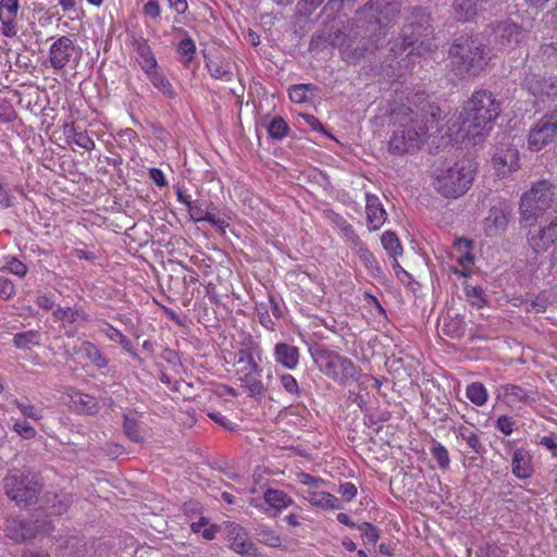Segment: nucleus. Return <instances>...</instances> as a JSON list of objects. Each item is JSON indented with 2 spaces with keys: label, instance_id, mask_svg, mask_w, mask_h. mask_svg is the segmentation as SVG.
Listing matches in <instances>:
<instances>
[{
  "label": "nucleus",
  "instance_id": "obj_1",
  "mask_svg": "<svg viewBox=\"0 0 557 557\" xmlns=\"http://www.w3.org/2000/svg\"><path fill=\"white\" fill-rule=\"evenodd\" d=\"M411 106L399 104L391 110L396 129L388 141V151L405 154L418 150L430 131L437 127L441 115L438 106L428 100L425 92H416Z\"/></svg>",
  "mask_w": 557,
  "mask_h": 557
},
{
  "label": "nucleus",
  "instance_id": "obj_2",
  "mask_svg": "<svg viewBox=\"0 0 557 557\" xmlns=\"http://www.w3.org/2000/svg\"><path fill=\"white\" fill-rule=\"evenodd\" d=\"M500 112V102L492 91L474 90L466 102L460 116V131L463 133V137L472 139L474 144L481 141L493 129Z\"/></svg>",
  "mask_w": 557,
  "mask_h": 557
},
{
  "label": "nucleus",
  "instance_id": "obj_3",
  "mask_svg": "<svg viewBox=\"0 0 557 557\" xmlns=\"http://www.w3.org/2000/svg\"><path fill=\"white\" fill-rule=\"evenodd\" d=\"M450 71L459 78L480 76L493 59L492 49L478 36L454 39L448 49Z\"/></svg>",
  "mask_w": 557,
  "mask_h": 557
},
{
  "label": "nucleus",
  "instance_id": "obj_4",
  "mask_svg": "<svg viewBox=\"0 0 557 557\" xmlns=\"http://www.w3.org/2000/svg\"><path fill=\"white\" fill-rule=\"evenodd\" d=\"M478 172L476 164L462 159L453 165L437 169L433 175V187L443 197L457 199L471 188Z\"/></svg>",
  "mask_w": 557,
  "mask_h": 557
},
{
  "label": "nucleus",
  "instance_id": "obj_5",
  "mask_svg": "<svg viewBox=\"0 0 557 557\" xmlns=\"http://www.w3.org/2000/svg\"><path fill=\"white\" fill-rule=\"evenodd\" d=\"M409 22L401 29L399 50H409V54L423 55L436 49L431 14L423 8H414Z\"/></svg>",
  "mask_w": 557,
  "mask_h": 557
},
{
  "label": "nucleus",
  "instance_id": "obj_6",
  "mask_svg": "<svg viewBox=\"0 0 557 557\" xmlns=\"http://www.w3.org/2000/svg\"><path fill=\"white\" fill-rule=\"evenodd\" d=\"M5 495L21 507L35 504L42 488L38 473L12 470L3 480Z\"/></svg>",
  "mask_w": 557,
  "mask_h": 557
},
{
  "label": "nucleus",
  "instance_id": "obj_7",
  "mask_svg": "<svg viewBox=\"0 0 557 557\" xmlns=\"http://www.w3.org/2000/svg\"><path fill=\"white\" fill-rule=\"evenodd\" d=\"M554 186L546 180L534 183L520 199V218L527 226L533 225L550 207Z\"/></svg>",
  "mask_w": 557,
  "mask_h": 557
},
{
  "label": "nucleus",
  "instance_id": "obj_8",
  "mask_svg": "<svg viewBox=\"0 0 557 557\" xmlns=\"http://www.w3.org/2000/svg\"><path fill=\"white\" fill-rule=\"evenodd\" d=\"M557 141V109L546 112L530 128L528 148L539 152Z\"/></svg>",
  "mask_w": 557,
  "mask_h": 557
},
{
  "label": "nucleus",
  "instance_id": "obj_9",
  "mask_svg": "<svg viewBox=\"0 0 557 557\" xmlns=\"http://www.w3.org/2000/svg\"><path fill=\"white\" fill-rule=\"evenodd\" d=\"M399 12V3L394 0H369L357 14L360 21L379 24L380 34L385 35V27Z\"/></svg>",
  "mask_w": 557,
  "mask_h": 557
},
{
  "label": "nucleus",
  "instance_id": "obj_10",
  "mask_svg": "<svg viewBox=\"0 0 557 557\" xmlns=\"http://www.w3.org/2000/svg\"><path fill=\"white\" fill-rule=\"evenodd\" d=\"M320 369L330 379L342 382H358L361 371L347 357L339 355H327L320 358Z\"/></svg>",
  "mask_w": 557,
  "mask_h": 557
},
{
  "label": "nucleus",
  "instance_id": "obj_11",
  "mask_svg": "<svg viewBox=\"0 0 557 557\" xmlns=\"http://www.w3.org/2000/svg\"><path fill=\"white\" fill-rule=\"evenodd\" d=\"M77 55V47L69 36L59 37L49 48V62L54 71H63Z\"/></svg>",
  "mask_w": 557,
  "mask_h": 557
},
{
  "label": "nucleus",
  "instance_id": "obj_12",
  "mask_svg": "<svg viewBox=\"0 0 557 557\" xmlns=\"http://www.w3.org/2000/svg\"><path fill=\"white\" fill-rule=\"evenodd\" d=\"M511 218V208L506 202H499L491 207L488 214L483 221L486 236H496L504 233Z\"/></svg>",
  "mask_w": 557,
  "mask_h": 557
},
{
  "label": "nucleus",
  "instance_id": "obj_13",
  "mask_svg": "<svg viewBox=\"0 0 557 557\" xmlns=\"http://www.w3.org/2000/svg\"><path fill=\"white\" fill-rule=\"evenodd\" d=\"M20 0H0V23L1 34L4 37L13 38L20 32Z\"/></svg>",
  "mask_w": 557,
  "mask_h": 557
},
{
  "label": "nucleus",
  "instance_id": "obj_14",
  "mask_svg": "<svg viewBox=\"0 0 557 557\" xmlns=\"http://www.w3.org/2000/svg\"><path fill=\"white\" fill-rule=\"evenodd\" d=\"M230 548L243 557H257V548L249 540L247 531L237 523L227 524Z\"/></svg>",
  "mask_w": 557,
  "mask_h": 557
},
{
  "label": "nucleus",
  "instance_id": "obj_15",
  "mask_svg": "<svg viewBox=\"0 0 557 557\" xmlns=\"http://www.w3.org/2000/svg\"><path fill=\"white\" fill-rule=\"evenodd\" d=\"M519 151L515 147L498 149L493 156V168L499 177H506L519 169Z\"/></svg>",
  "mask_w": 557,
  "mask_h": 557
},
{
  "label": "nucleus",
  "instance_id": "obj_16",
  "mask_svg": "<svg viewBox=\"0 0 557 557\" xmlns=\"http://www.w3.org/2000/svg\"><path fill=\"white\" fill-rule=\"evenodd\" d=\"M129 45L137 53L136 61L145 74L154 67H158L157 58L149 45L148 39H146L143 35L133 33L131 35Z\"/></svg>",
  "mask_w": 557,
  "mask_h": 557
},
{
  "label": "nucleus",
  "instance_id": "obj_17",
  "mask_svg": "<svg viewBox=\"0 0 557 557\" xmlns=\"http://www.w3.org/2000/svg\"><path fill=\"white\" fill-rule=\"evenodd\" d=\"M495 33L504 49L515 48L524 38L523 28L510 21L499 22L495 27Z\"/></svg>",
  "mask_w": 557,
  "mask_h": 557
},
{
  "label": "nucleus",
  "instance_id": "obj_18",
  "mask_svg": "<svg viewBox=\"0 0 557 557\" xmlns=\"http://www.w3.org/2000/svg\"><path fill=\"white\" fill-rule=\"evenodd\" d=\"M58 557H94L95 542L88 543L83 539L71 536L58 547Z\"/></svg>",
  "mask_w": 557,
  "mask_h": 557
},
{
  "label": "nucleus",
  "instance_id": "obj_19",
  "mask_svg": "<svg viewBox=\"0 0 557 557\" xmlns=\"http://www.w3.org/2000/svg\"><path fill=\"white\" fill-rule=\"evenodd\" d=\"M454 249L458 252L456 261L461 267V270H456L455 273L459 276L468 277L474 264L473 243L465 237H459L454 243Z\"/></svg>",
  "mask_w": 557,
  "mask_h": 557
},
{
  "label": "nucleus",
  "instance_id": "obj_20",
  "mask_svg": "<svg viewBox=\"0 0 557 557\" xmlns=\"http://www.w3.org/2000/svg\"><path fill=\"white\" fill-rule=\"evenodd\" d=\"M512 474L520 480L530 479L534 473L533 457L531 453L523 448H516L511 459Z\"/></svg>",
  "mask_w": 557,
  "mask_h": 557
},
{
  "label": "nucleus",
  "instance_id": "obj_21",
  "mask_svg": "<svg viewBox=\"0 0 557 557\" xmlns=\"http://www.w3.org/2000/svg\"><path fill=\"white\" fill-rule=\"evenodd\" d=\"M233 368L235 380L240 383H260L259 368L253 358L238 357Z\"/></svg>",
  "mask_w": 557,
  "mask_h": 557
},
{
  "label": "nucleus",
  "instance_id": "obj_22",
  "mask_svg": "<svg viewBox=\"0 0 557 557\" xmlns=\"http://www.w3.org/2000/svg\"><path fill=\"white\" fill-rule=\"evenodd\" d=\"M298 495H300L311 506L322 510L341 508V502L336 496L329 492L319 491V488L304 490L298 493Z\"/></svg>",
  "mask_w": 557,
  "mask_h": 557
},
{
  "label": "nucleus",
  "instance_id": "obj_23",
  "mask_svg": "<svg viewBox=\"0 0 557 557\" xmlns=\"http://www.w3.org/2000/svg\"><path fill=\"white\" fill-rule=\"evenodd\" d=\"M190 220L194 222H208L212 226L221 230L222 232L228 227L230 223L224 216H216L211 213L208 209L202 207V203L198 200H193L190 205L187 207Z\"/></svg>",
  "mask_w": 557,
  "mask_h": 557
},
{
  "label": "nucleus",
  "instance_id": "obj_24",
  "mask_svg": "<svg viewBox=\"0 0 557 557\" xmlns=\"http://www.w3.org/2000/svg\"><path fill=\"white\" fill-rule=\"evenodd\" d=\"M274 361L287 370H295L299 363L300 351L288 343H276L273 349Z\"/></svg>",
  "mask_w": 557,
  "mask_h": 557
},
{
  "label": "nucleus",
  "instance_id": "obj_25",
  "mask_svg": "<svg viewBox=\"0 0 557 557\" xmlns=\"http://www.w3.org/2000/svg\"><path fill=\"white\" fill-rule=\"evenodd\" d=\"M537 393L535 391H527L522 385H505L504 386V401L510 408H521L522 405H528L535 401Z\"/></svg>",
  "mask_w": 557,
  "mask_h": 557
},
{
  "label": "nucleus",
  "instance_id": "obj_26",
  "mask_svg": "<svg viewBox=\"0 0 557 557\" xmlns=\"http://www.w3.org/2000/svg\"><path fill=\"white\" fill-rule=\"evenodd\" d=\"M527 89L536 98L542 101L555 96L557 94V86L550 79L530 75L524 79Z\"/></svg>",
  "mask_w": 557,
  "mask_h": 557
},
{
  "label": "nucleus",
  "instance_id": "obj_27",
  "mask_svg": "<svg viewBox=\"0 0 557 557\" xmlns=\"http://www.w3.org/2000/svg\"><path fill=\"white\" fill-rule=\"evenodd\" d=\"M366 213L367 225L370 231L379 230L386 221V211L380 199L374 195L367 194Z\"/></svg>",
  "mask_w": 557,
  "mask_h": 557
},
{
  "label": "nucleus",
  "instance_id": "obj_28",
  "mask_svg": "<svg viewBox=\"0 0 557 557\" xmlns=\"http://www.w3.org/2000/svg\"><path fill=\"white\" fill-rule=\"evenodd\" d=\"M486 0H454V17L459 23H469L475 20L478 15L479 3Z\"/></svg>",
  "mask_w": 557,
  "mask_h": 557
},
{
  "label": "nucleus",
  "instance_id": "obj_29",
  "mask_svg": "<svg viewBox=\"0 0 557 557\" xmlns=\"http://www.w3.org/2000/svg\"><path fill=\"white\" fill-rule=\"evenodd\" d=\"M206 66L213 78L224 82L233 81L234 73L230 60L220 57L210 58L206 61Z\"/></svg>",
  "mask_w": 557,
  "mask_h": 557
},
{
  "label": "nucleus",
  "instance_id": "obj_30",
  "mask_svg": "<svg viewBox=\"0 0 557 557\" xmlns=\"http://www.w3.org/2000/svg\"><path fill=\"white\" fill-rule=\"evenodd\" d=\"M264 502L277 512L288 508L293 505V498L281 490L268 488L263 495Z\"/></svg>",
  "mask_w": 557,
  "mask_h": 557
},
{
  "label": "nucleus",
  "instance_id": "obj_31",
  "mask_svg": "<svg viewBox=\"0 0 557 557\" xmlns=\"http://www.w3.org/2000/svg\"><path fill=\"white\" fill-rule=\"evenodd\" d=\"M5 534L15 542H25L33 537V531L27 522L12 519L7 521Z\"/></svg>",
  "mask_w": 557,
  "mask_h": 557
},
{
  "label": "nucleus",
  "instance_id": "obj_32",
  "mask_svg": "<svg viewBox=\"0 0 557 557\" xmlns=\"http://www.w3.org/2000/svg\"><path fill=\"white\" fill-rule=\"evenodd\" d=\"M147 77L160 92H162L165 97L173 99L176 97V92L168 79V77L159 70L154 67L153 70L146 73Z\"/></svg>",
  "mask_w": 557,
  "mask_h": 557
},
{
  "label": "nucleus",
  "instance_id": "obj_33",
  "mask_svg": "<svg viewBox=\"0 0 557 557\" xmlns=\"http://www.w3.org/2000/svg\"><path fill=\"white\" fill-rule=\"evenodd\" d=\"M72 407L79 413L92 414L98 410V404L94 396L83 393L70 395Z\"/></svg>",
  "mask_w": 557,
  "mask_h": 557
},
{
  "label": "nucleus",
  "instance_id": "obj_34",
  "mask_svg": "<svg viewBox=\"0 0 557 557\" xmlns=\"http://www.w3.org/2000/svg\"><path fill=\"white\" fill-rule=\"evenodd\" d=\"M77 351L83 354L84 357H86L98 369H102L108 366L107 358L101 354L100 349L91 342H83Z\"/></svg>",
  "mask_w": 557,
  "mask_h": 557
},
{
  "label": "nucleus",
  "instance_id": "obj_35",
  "mask_svg": "<svg viewBox=\"0 0 557 557\" xmlns=\"http://www.w3.org/2000/svg\"><path fill=\"white\" fill-rule=\"evenodd\" d=\"M40 342L41 335L35 330L16 333L13 337L14 346L23 350H29L33 347L39 346Z\"/></svg>",
  "mask_w": 557,
  "mask_h": 557
},
{
  "label": "nucleus",
  "instance_id": "obj_36",
  "mask_svg": "<svg viewBox=\"0 0 557 557\" xmlns=\"http://www.w3.org/2000/svg\"><path fill=\"white\" fill-rule=\"evenodd\" d=\"M332 224L339 231L346 243L350 245L359 238L354 226L341 214L332 212L330 215Z\"/></svg>",
  "mask_w": 557,
  "mask_h": 557
},
{
  "label": "nucleus",
  "instance_id": "obj_37",
  "mask_svg": "<svg viewBox=\"0 0 557 557\" xmlns=\"http://www.w3.org/2000/svg\"><path fill=\"white\" fill-rule=\"evenodd\" d=\"M317 87L313 84H297L288 89V96L294 103H304L309 101V96L313 94Z\"/></svg>",
  "mask_w": 557,
  "mask_h": 557
},
{
  "label": "nucleus",
  "instance_id": "obj_38",
  "mask_svg": "<svg viewBox=\"0 0 557 557\" xmlns=\"http://www.w3.org/2000/svg\"><path fill=\"white\" fill-rule=\"evenodd\" d=\"M138 418H139V416L137 414V412H129L124 416V422H123L125 435L132 442H135V443L143 442V437H141V435L139 433V429H138Z\"/></svg>",
  "mask_w": 557,
  "mask_h": 557
},
{
  "label": "nucleus",
  "instance_id": "obj_39",
  "mask_svg": "<svg viewBox=\"0 0 557 557\" xmlns=\"http://www.w3.org/2000/svg\"><path fill=\"white\" fill-rule=\"evenodd\" d=\"M268 135L274 140H282L288 135L289 126L282 116H274L269 123Z\"/></svg>",
  "mask_w": 557,
  "mask_h": 557
},
{
  "label": "nucleus",
  "instance_id": "obj_40",
  "mask_svg": "<svg viewBox=\"0 0 557 557\" xmlns=\"http://www.w3.org/2000/svg\"><path fill=\"white\" fill-rule=\"evenodd\" d=\"M349 247L358 255L362 263L368 269H373L376 265V260L373 253L368 249L367 245L360 239V237L351 243Z\"/></svg>",
  "mask_w": 557,
  "mask_h": 557
},
{
  "label": "nucleus",
  "instance_id": "obj_41",
  "mask_svg": "<svg viewBox=\"0 0 557 557\" xmlns=\"http://www.w3.org/2000/svg\"><path fill=\"white\" fill-rule=\"evenodd\" d=\"M458 436H460L467 443L469 448L475 454L482 455L483 453H485L481 440L475 432L470 431L466 426L461 425L458 429Z\"/></svg>",
  "mask_w": 557,
  "mask_h": 557
},
{
  "label": "nucleus",
  "instance_id": "obj_42",
  "mask_svg": "<svg viewBox=\"0 0 557 557\" xmlns=\"http://www.w3.org/2000/svg\"><path fill=\"white\" fill-rule=\"evenodd\" d=\"M389 373L393 375L392 381L393 383H401L407 381L408 379L413 381L411 377V374L407 372V370L404 367V360L401 358L399 359H393L386 363Z\"/></svg>",
  "mask_w": 557,
  "mask_h": 557
},
{
  "label": "nucleus",
  "instance_id": "obj_43",
  "mask_svg": "<svg viewBox=\"0 0 557 557\" xmlns=\"http://www.w3.org/2000/svg\"><path fill=\"white\" fill-rule=\"evenodd\" d=\"M430 453H431L432 457L436 460L440 469L446 470L449 468V465H450L449 453L443 444L433 440V445L430 448Z\"/></svg>",
  "mask_w": 557,
  "mask_h": 557
},
{
  "label": "nucleus",
  "instance_id": "obj_44",
  "mask_svg": "<svg viewBox=\"0 0 557 557\" xmlns=\"http://www.w3.org/2000/svg\"><path fill=\"white\" fill-rule=\"evenodd\" d=\"M381 242H382L384 249L392 257H397V256L401 255L403 247H401V244L395 233L388 232V231L384 232L382 234Z\"/></svg>",
  "mask_w": 557,
  "mask_h": 557
},
{
  "label": "nucleus",
  "instance_id": "obj_45",
  "mask_svg": "<svg viewBox=\"0 0 557 557\" xmlns=\"http://www.w3.org/2000/svg\"><path fill=\"white\" fill-rule=\"evenodd\" d=\"M257 540L270 547H280L283 544L281 535L272 529H260L257 532Z\"/></svg>",
  "mask_w": 557,
  "mask_h": 557
},
{
  "label": "nucleus",
  "instance_id": "obj_46",
  "mask_svg": "<svg viewBox=\"0 0 557 557\" xmlns=\"http://www.w3.org/2000/svg\"><path fill=\"white\" fill-rule=\"evenodd\" d=\"M177 52L182 55V62L187 66L196 53V46L190 37H186L178 42Z\"/></svg>",
  "mask_w": 557,
  "mask_h": 557
},
{
  "label": "nucleus",
  "instance_id": "obj_47",
  "mask_svg": "<svg viewBox=\"0 0 557 557\" xmlns=\"http://www.w3.org/2000/svg\"><path fill=\"white\" fill-rule=\"evenodd\" d=\"M53 315L57 320L67 322V323H74L79 318H82L83 320H86V315L84 314V312H81L79 310L73 309L71 307H66V308L59 307L54 310Z\"/></svg>",
  "mask_w": 557,
  "mask_h": 557
},
{
  "label": "nucleus",
  "instance_id": "obj_48",
  "mask_svg": "<svg viewBox=\"0 0 557 557\" xmlns=\"http://www.w3.org/2000/svg\"><path fill=\"white\" fill-rule=\"evenodd\" d=\"M466 395L476 406H483L488 397L484 385H467Z\"/></svg>",
  "mask_w": 557,
  "mask_h": 557
},
{
  "label": "nucleus",
  "instance_id": "obj_49",
  "mask_svg": "<svg viewBox=\"0 0 557 557\" xmlns=\"http://www.w3.org/2000/svg\"><path fill=\"white\" fill-rule=\"evenodd\" d=\"M256 310L259 319V323L268 331H275V322L272 320L269 313V306L264 302H257Z\"/></svg>",
  "mask_w": 557,
  "mask_h": 557
},
{
  "label": "nucleus",
  "instance_id": "obj_50",
  "mask_svg": "<svg viewBox=\"0 0 557 557\" xmlns=\"http://www.w3.org/2000/svg\"><path fill=\"white\" fill-rule=\"evenodd\" d=\"M260 351L259 344L255 341L252 335L247 334L243 342L240 343V348L238 350V357H247L253 358V355H258Z\"/></svg>",
  "mask_w": 557,
  "mask_h": 557
},
{
  "label": "nucleus",
  "instance_id": "obj_51",
  "mask_svg": "<svg viewBox=\"0 0 557 557\" xmlns=\"http://www.w3.org/2000/svg\"><path fill=\"white\" fill-rule=\"evenodd\" d=\"M4 268L18 277H24L28 271L27 265L16 257H7L4 259Z\"/></svg>",
  "mask_w": 557,
  "mask_h": 557
},
{
  "label": "nucleus",
  "instance_id": "obj_52",
  "mask_svg": "<svg viewBox=\"0 0 557 557\" xmlns=\"http://www.w3.org/2000/svg\"><path fill=\"white\" fill-rule=\"evenodd\" d=\"M161 359L163 361H165L166 363H169L175 373L181 374V372L183 370V364L181 361V357L176 350L165 348L161 352Z\"/></svg>",
  "mask_w": 557,
  "mask_h": 557
},
{
  "label": "nucleus",
  "instance_id": "obj_53",
  "mask_svg": "<svg viewBox=\"0 0 557 557\" xmlns=\"http://www.w3.org/2000/svg\"><path fill=\"white\" fill-rule=\"evenodd\" d=\"M296 482L307 486V490L319 488L321 485L325 484L323 479L302 471L296 473Z\"/></svg>",
  "mask_w": 557,
  "mask_h": 557
},
{
  "label": "nucleus",
  "instance_id": "obj_54",
  "mask_svg": "<svg viewBox=\"0 0 557 557\" xmlns=\"http://www.w3.org/2000/svg\"><path fill=\"white\" fill-rule=\"evenodd\" d=\"M359 530L361 532V537H362V541L364 544L374 545L379 541V537H380L379 530L375 527H373L371 523L363 522L359 527Z\"/></svg>",
  "mask_w": 557,
  "mask_h": 557
},
{
  "label": "nucleus",
  "instance_id": "obj_55",
  "mask_svg": "<svg viewBox=\"0 0 557 557\" xmlns=\"http://www.w3.org/2000/svg\"><path fill=\"white\" fill-rule=\"evenodd\" d=\"M349 399L357 404L361 410H367L369 405V392L367 386L358 385L357 392H350Z\"/></svg>",
  "mask_w": 557,
  "mask_h": 557
},
{
  "label": "nucleus",
  "instance_id": "obj_56",
  "mask_svg": "<svg viewBox=\"0 0 557 557\" xmlns=\"http://www.w3.org/2000/svg\"><path fill=\"white\" fill-rule=\"evenodd\" d=\"M72 144L83 148L86 151H92L96 148L95 140L89 136L87 131H79L78 134H74Z\"/></svg>",
  "mask_w": 557,
  "mask_h": 557
},
{
  "label": "nucleus",
  "instance_id": "obj_57",
  "mask_svg": "<svg viewBox=\"0 0 557 557\" xmlns=\"http://www.w3.org/2000/svg\"><path fill=\"white\" fill-rule=\"evenodd\" d=\"M495 426L504 435H510L513 432L515 421L511 417L503 414L497 418Z\"/></svg>",
  "mask_w": 557,
  "mask_h": 557
},
{
  "label": "nucleus",
  "instance_id": "obj_58",
  "mask_svg": "<svg viewBox=\"0 0 557 557\" xmlns=\"http://www.w3.org/2000/svg\"><path fill=\"white\" fill-rule=\"evenodd\" d=\"M539 445L549 450L552 458H557V434L550 433L542 436Z\"/></svg>",
  "mask_w": 557,
  "mask_h": 557
},
{
  "label": "nucleus",
  "instance_id": "obj_59",
  "mask_svg": "<svg viewBox=\"0 0 557 557\" xmlns=\"http://www.w3.org/2000/svg\"><path fill=\"white\" fill-rule=\"evenodd\" d=\"M13 429L18 435L26 440L34 438L36 435L35 429L27 422H15Z\"/></svg>",
  "mask_w": 557,
  "mask_h": 557
},
{
  "label": "nucleus",
  "instance_id": "obj_60",
  "mask_svg": "<svg viewBox=\"0 0 557 557\" xmlns=\"http://www.w3.org/2000/svg\"><path fill=\"white\" fill-rule=\"evenodd\" d=\"M16 404L23 416L34 420H39L41 418V411L35 406L23 401H16Z\"/></svg>",
  "mask_w": 557,
  "mask_h": 557
},
{
  "label": "nucleus",
  "instance_id": "obj_61",
  "mask_svg": "<svg viewBox=\"0 0 557 557\" xmlns=\"http://www.w3.org/2000/svg\"><path fill=\"white\" fill-rule=\"evenodd\" d=\"M145 15L157 20L161 16V8L157 0H148L143 8Z\"/></svg>",
  "mask_w": 557,
  "mask_h": 557
},
{
  "label": "nucleus",
  "instance_id": "obj_62",
  "mask_svg": "<svg viewBox=\"0 0 557 557\" xmlns=\"http://www.w3.org/2000/svg\"><path fill=\"white\" fill-rule=\"evenodd\" d=\"M16 117L14 108L7 101L0 103V120L3 122H12Z\"/></svg>",
  "mask_w": 557,
  "mask_h": 557
},
{
  "label": "nucleus",
  "instance_id": "obj_63",
  "mask_svg": "<svg viewBox=\"0 0 557 557\" xmlns=\"http://www.w3.org/2000/svg\"><path fill=\"white\" fill-rule=\"evenodd\" d=\"M338 493L342 495V497L349 502L357 495V487L351 482H345L339 485Z\"/></svg>",
  "mask_w": 557,
  "mask_h": 557
},
{
  "label": "nucleus",
  "instance_id": "obj_64",
  "mask_svg": "<svg viewBox=\"0 0 557 557\" xmlns=\"http://www.w3.org/2000/svg\"><path fill=\"white\" fill-rule=\"evenodd\" d=\"M102 332L112 342L119 343L121 338L124 336V334L119 329L114 327L112 324L108 322H104V327L102 329Z\"/></svg>",
  "mask_w": 557,
  "mask_h": 557
}]
</instances>
